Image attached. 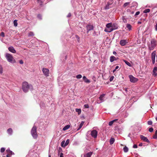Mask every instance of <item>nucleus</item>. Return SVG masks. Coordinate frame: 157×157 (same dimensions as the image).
<instances>
[{
	"instance_id": "nucleus-1",
	"label": "nucleus",
	"mask_w": 157,
	"mask_h": 157,
	"mask_svg": "<svg viewBox=\"0 0 157 157\" xmlns=\"http://www.w3.org/2000/svg\"><path fill=\"white\" fill-rule=\"evenodd\" d=\"M157 45V41L154 39H152L151 41L150 44H149L148 45V49L149 50H153L156 46Z\"/></svg>"
},
{
	"instance_id": "nucleus-2",
	"label": "nucleus",
	"mask_w": 157,
	"mask_h": 157,
	"mask_svg": "<svg viewBox=\"0 0 157 157\" xmlns=\"http://www.w3.org/2000/svg\"><path fill=\"white\" fill-rule=\"evenodd\" d=\"M30 85L26 82H24L22 84V89L24 92H27L29 89Z\"/></svg>"
},
{
	"instance_id": "nucleus-3",
	"label": "nucleus",
	"mask_w": 157,
	"mask_h": 157,
	"mask_svg": "<svg viewBox=\"0 0 157 157\" xmlns=\"http://www.w3.org/2000/svg\"><path fill=\"white\" fill-rule=\"evenodd\" d=\"M36 129V127L34 125L33 127L31 130V134L33 137L35 139H36L38 137Z\"/></svg>"
},
{
	"instance_id": "nucleus-4",
	"label": "nucleus",
	"mask_w": 157,
	"mask_h": 157,
	"mask_svg": "<svg viewBox=\"0 0 157 157\" xmlns=\"http://www.w3.org/2000/svg\"><path fill=\"white\" fill-rule=\"evenodd\" d=\"M6 57L8 62L13 63L16 62L15 60L11 55L7 53L6 54Z\"/></svg>"
},
{
	"instance_id": "nucleus-5",
	"label": "nucleus",
	"mask_w": 157,
	"mask_h": 157,
	"mask_svg": "<svg viewBox=\"0 0 157 157\" xmlns=\"http://www.w3.org/2000/svg\"><path fill=\"white\" fill-rule=\"evenodd\" d=\"M42 71L44 74L45 76L47 77L49 76V71L48 69L44 68H43Z\"/></svg>"
},
{
	"instance_id": "nucleus-6",
	"label": "nucleus",
	"mask_w": 157,
	"mask_h": 157,
	"mask_svg": "<svg viewBox=\"0 0 157 157\" xmlns=\"http://www.w3.org/2000/svg\"><path fill=\"white\" fill-rule=\"evenodd\" d=\"M156 56V51H153L151 53V59L152 63L154 64L155 62V57Z\"/></svg>"
},
{
	"instance_id": "nucleus-7",
	"label": "nucleus",
	"mask_w": 157,
	"mask_h": 157,
	"mask_svg": "<svg viewBox=\"0 0 157 157\" xmlns=\"http://www.w3.org/2000/svg\"><path fill=\"white\" fill-rule=\"evenodd\" d=\"M91 136L94 138H97L98 135V132L96 130H93L91 132Z\"/></svg>"
},
{
	"instance_id": "nucleus-8",
	"label": "nucleus",
	"mask_w": 157,
	"mask_h": 157,
	"mask_svg": "<svg viewBox=\"0 0 157 157\" xmlns=\"http://www.w3.org/2000/svg\"><path fill=\"white\" fill-rule=\"evenodd\" d=\"M129 77L130 78V82H132L135 83L137 82L138 80V79L137 78L134 77L132 75H130L129 76Z\"/></svg>"
},
{
	"instance_id": "nucleus-9",
	"label": "nucleus",
	"mask_w": 157,
	"mask_h": 157,
	"mask_svg": "<svg viewBox=\"0 0 157 157\" xmlns=\"http://www.w3.org/2000/svg\"><path fill=\"white\" fill-rule=\"evenodd\" d=\"M87 30V33H88L90 31L93 30L94 27L93 25H88L86 26Z\"/></svg>"
},
{
	"instance_id": "nucleus-10",
	"label": "nucleus",
	"mask_w": 157,
	"mask_h": 157,
	"mask_svg": "<svg viewBox=\"0 0 157 157\" xmlns=\"http://www.w3.org/2000/svg\"><path fill=\"white\" fill-rule=\"evenodd\" d=\"M140 138L141 139L143 140L144 141L147 142V143H149V141L148 139L146 137L144 136L143 135H141L140 136Z\"/></svg>"
},
{
	"instance_id": "nucleus-11",
	"label": "nucleus",
	"mask_w": 157,
	"mask_h": 157,
	"mask_svg": "<svg viewBox=\"0 0 157 157\" xmlns=\"http://www.w3.org/2000/svg\"><path fill=\"white\" fill-rule=\"evenodd\" d=\"M117 29V28H115V29H113L112 28H107L105 29L104 31H105L107 32L110 33L113 30L115 29Z\"/></svg>"
},
{
	"instance_id": "nucleus-12",
	"label": "nucleus",
	"mask_w": 157,
	"mask_h": 157,
	"mask_svg": "<svg viewBox=\"0 0 157 157\" xmlns=\"http://www.w3.org/2000/svg\"><path fill=\"white\" fill-rule=\"evenodd\" d=\"M153 72V75L154 77H156L157 76V73L156 72H157V67H155L153 69L152 71Z\"/></svg>"
},
{
	"instance_id": "nucleus-13",
	"label": "nucleus",
	"mask_w": 157,
	"mask_h": 157,
	"mask_svg": "<svg viewBox=\"0 0 157 157\" xmlns=\"http://www.w3.org/2000/svg\"><path fill=\"white\" fill-rule=\"evenodd\" d=\"M9 50L11 52L15 53L16 52V51L13 47H10L8 48Z\"/></svg>"
},
{
	"instance_id": "nucleus-14",
	"label": "nucleus",
	"mask_w": 157,
	"mask_h": 157,
	"mask_svg": "<svg viewBox=\"0 0 157 157\" xmlns=\"http://www.w3.org/2000/svg\"><path fill=\"white\" fill-rule=\"evenodd\" d=\"M120 43L121 46H124L127 43V40H122L120 41Z\"/></svg>"
},
{
	"instance_id": "nucleus-15",
	"label": "nucleus",
	"mask_w": 157,
	"mask_h": 157,
	"mask_svg": "<svg viewBox=\"0 0 157 157\" xmlns=\"http://www.w3.org/2000/svg\"><path fill=\"white\" fill-rule=\"evenodd\" d=\"M83 80L84 82L86 83H90V80L88 79L85 76H84L83 77Z\"/></svg>"
},
{
	"instance_id": "nucleus-16",
	"label": "nucleus",
	"mask_w": 157,
	"mask_h": 157,
	"mask_svg": "<svg viewBox=\"0 0 157 157\" xmlns=\"http://www.w3.org/2000/svg\"><path fill=\"white\" fill-rule=\"evenodd\" d=\"M110 61L113 62L114 61L117 60L116 58L114 56H111L110 58Z\"/></svg>"
},
{
	"instance_id": "nucleus-17",
	"label": "nucleus",
	"mask_w": 157,
	"mask_h": 157,
	"mask_svg": "<svg viewBox=\"0 0 157 157\" xmlns=\"http://www.w3.org/2000/svg\"><path fill=\"white\" fill-rule=\"evenodd\" d=\"M7 133L10 134L11 135L13 132V130L11 128H10L9 129H8L7 130Z\"/></svg>"
},
{
	"instance_id": "nucleus-18",
	"label": "nucleus",
	"mask_w": 157,
	"mask_h": 157,
	"mask_svg": "<svg viewBox=\"0 0 157 157\" xmlns=\"http://www.w3.org/2000/svg\"><path fill=\"white\" fill-rule=\"evenodd\" d=\"M70 127V125H67L65 126L63 129V130L65 131L68 129Z\"/></svg>"
},
{
	"instance_id": "nucleus-19",
	"label": "nucleus",
	"mask_w": 157,
	"mask_h": 157,
	"mask_svg": "<svg viewBox=\"0 0 157 157\" xmlns=\"http://www.w3.org/2000/svg\"><path fill=\"white\" fill-rule=\"evenodd\" d=\"M6 151L9 155H12V154H14L13 152L11 151H10V149H7L6 150Z\"/></svg>"
},
{
	"instance_id": "nucleus-20",
	"label": "nucleus",
	"mask_w": 157,
	"mask_h": 157,
	"mask_svg": "<svg viewBox=\"0 0 157 157\" xmlns=\"http://www.w3.org/2000/svg\"><path fill=\"white\" fill-rule=\"evenodd\" d=\"M126 27L128 29L129 31L131 30L132 29V26L131 25L129 24H127Z\"/></svg>"
},
{
	"instance_id": "nucleus-21",
	"label": "nucleus",
	"mask_w": 157,
	"mask_h": 157,
	"mask_svg": "<svg viewBox=\"0 0 157 157\" xmlns=\"http://www.w3.org/2000/svg\"><path fill=\"white\" fill-rule=\"evenodd\" d=\"M106 27L107 28H113L112 26V24L111 23H109L107 24L106 25Z\"/></svg>"
},
{
	"instance_id": "nucleus-22",
	"label": "nucleus",
	"mask_w": 157,
	"mask_h": 157,
	"mask_svg": "<svg viewBox=\"0 0 157 157\" xmlns=\"http://www.w3.org/2000/svg\"><path fill=\"white\" fill-rule=\"evenodd\" d=\"M84 122L83 121H82L81 122V123H80L79 126V127L77 129V130H79L82 126L83 125V124H84Z\"/></svg>"
},
{
	"instance_id": "nucleus-23",
	"label": "nucleus",
	"mask_w": 157,
	"mask_h": 157,
	"mask_svg": "<svg viewBox=\"0 0 157 157\" xmlns=\"http://www.w3.org/2000/svg\"><path fill=\"white\" fill-rule=\"evenodd\" d=\"M115 141V139L114 138H111L110 140V144H113Z\"/></svg>"
},
{
	"instance_id": "nucleus-24",
	"label": "nucleus",
	"mask_w": 157,
	"mask_h": 157,
	"mask_svg": "<svg viewBox=\"0 0 157 157\" xmlns=\"http://www.w3.org/2000/svg\"><path fill=\"white\" fill-rule=\"evenodd\" d=\"M105 95V94H103L101 95H100V96L99 97V99L101 101H103V98L104 97Z\"/></svg>"
},
{
	"instance_id": "nucleus-25",
	"label": "nucleus",
	"mask_w": 157,
	"mask_h": 157,
	"mask_svg": "<svg viewBox=\"0 0 157 157\" xmlns=\"http://www.w3.org/2000/svg\"><path fill=\"white\" fill-rule=\"evenodd\" d=\"M76 111L78 113V114L79 115L81 112V110L80 109H76Z\"/></svg>"
},
{
	"instance_id": "nucleus-26",
	"label": "nucleus",
	"mask_w": 157,
	"mask_h": 157,
	"mask_svg": "<svg viewBox=\"0 0 157 157\" xmlns=\"http://www.w3.org/2000/svg\"><path fill=\"white\" fill-rule=\"evenodd\" d=\"M123 61L128 66H129V67H131V64L128 62V61H126V60H124Z\"/></svg>"
},
{
	"instance_id": "nucleus-27",
	"label": "nucleus",
	"mask_w": 157,
	"mask_h": 157,
	"mask_svg": "<svg viewBox=\"0 0 157 157\" xmlns=\"http://www.w3.org/2000/svg\"><path fill=\"white\" fill-rule=\"evenodd\" d=\"M123 150L125 152H127L128 151V147L125 146L123 148Z\"/></svg>"
},
{
	"instance_id": "nucleus-28",
	"label": "nucleus",
	"mask_w": 157,
	"mask_h": 157,
	"mask_svg": "<svg viewBox=\"0 0 157 157\" xmlns=\"http://www.w3.org/2000/svg\"><path fill=\"white\" fill-rule=\"evenodd\" d=\"M92 155V153L91 152L87 153L86 155V157H90Z\"/></svg>"
},
{
	"instance_id": "nucleus-29",
	"label": "nucleus",
	"mask_w": 157,
	"mask_h": 157,
	"mask_svg": "<svg viewBox=\"0 0 157 157\" xmlns=\"http://www.w3.org/2000/svg\"><path fill=\"white\" fill-rule=\"evenodd\" d=\"M65 141L64 140H63L62 141L61 144V146L63 147H65L66 146H65Z\"/></svg>"
},
{
	"instance_id": "nucleus-30",
	"label": "nucleus",
	"mask_w": 157,
	"mask_h": 157,
	"mask_svg": "<svg viewBox=\"0 0 157 157\" xmlns=\"http://www.w3.org/2000/svg\"><path fill=\"white\" fill-rule=\"evenodd\" d=\"M29 36H34V34L32 32H30L28 34Z\"/></svg>"
},
{
	"instance_id": "nucleus-31",
	"label": "nucleus",
	"mask_w": 157,
	"mask_h": 157,
	"mask_svg": "<svg viewBox=\"0 0 157 157\" xmlns=\"http://www.w3.org/2000/svg\"><path fill=\"white\" fill-rule=\"evenodd\" d=\"M153 137L154 139L157 138V130L155 131V135L153 136Z\"/></svg>"
},
{
	"instance_id": "nucleus-32",
	"label": "nucleus",
	"mask_w": 157,
	"mask_h": 157,
	"mask_svg": "<svg viewBox=\"0 0 157 157\" xmlns=\"http://www.w3.org/2000/svg\"><path fill=\"white\" fill-rule=\"evenodd\" d=\"M69 141L70 140L69 139L67 140H66V142L65 143L64 146H67V145L69 144Z\"/></svg>"
},
{
	"instance_id": "nucleus-33",
	"label": "nucleus",
	"mask_w": 157,
	"mask_h": 157,
	"mask_svg": "<svg viewBox=\"0 0 157 157\" xmlns=\"http://www.w3.org/2000/svg\"><path fill=\"white\" fill-rule=\"evenodd\" d=\"M150 11V10L149 9H147L145 10L144 11V13H149Z\"/></svg>"
},
{
	"instance_id": "nucleus-34",
	"label": "nucleus",
	"mask_w": 157,
	"mask_h": 157,
	"mask_svg": "<svg viewBox=\"0 0 157 157\" xmlns=\"http://www.w3.org/2000/svg\"><path fill=\"white\" fill-rule=\"evenodd\" d=\"M13 24H14V25L15 26H17V20H15L13 21Z\"/></svg>"
},
{
	"instance_id": "nucleus-35",
	"label": "nucleus",
	"mask_w": 157,
	"mask_h": 157,
	"mask_svg": "<svg viewBox=\"0 0 157 157\" xmlns=\"http://www.w3.org/2000/svg\"><path fill=\"white\" fill-rule=\"evenodd\" d=\"M76 77L78 79L81 78L82 77V76L81 75H78L76 76Z\"/></svg>"
},
{
	"instance_id": "nucleus-36",
	"label": "nucleus",
	"mask_w": 157,
	"mask_h": 157,
	"mask_svg": "<svg viewBox=\"0 0 157 157\" xmlns=\"http://www.w3.org/2000/svg\"><path fill=\"white\" fill-rule=\"evenodd\" d=\"M3 69L2 66L0 65V74H2V73Z\"/></svg>"
},
{
	"instance_id": "nucleus-37",
	"label": "nucleus",
	"mask_w": 157,
	"mask_h": 157,
	"mask_svg": "<svg viewBox=\"0 0 157 157\" xmlns=\"http://www.w3.org/2000/svg\"><path fill=\"white\" fill-rule=\"evenodd\" d=\"M129 4V2H126L123 5L124 7H125L128 6Z\"/></svg>"
},
{
	"instance_id": "nucleus-38",
	"label": "nucleus",
	"mask_w": 157,
	"mask_h": 157,
	"mask_svg": "<svg viewBox=\"0 0 157 157\" xmlns=\"http://www.w3.org/2000/svg\"><path fill=\"white\" fill-rule=\"evenodd\" d=\"M114 123V121H111L109 122V126H111Z\"/></svg>"
},
{
	"instance_id": "nucleus-39",
	"label": "nucleus",
	"mask_w": 157,
	"mask_h": 157,
	"mask_svg": "<svg viewBox=\"0 0 157 157\" xmlns=\"http://www.w3.org/2000/svg\"><path fill=\"white\" fill-rule=\"evenodd\" d=\"M0 36H2L3 37H4L5 36V34L4 32H2L0 34Z\"/></svg>"
},
{
	"instance_id": "nucleus-40",
	"label": "nucleus",
	"mask_w": 157,
	"mask_h": 157,
	"mask_svg": "<svg viewBox=\"0 0 157 157\" xmlns=\"http://www.w3.org/2000/svg\"><path fill=\"white\" fill-rule=\"evenodd\" d=\"M75 37H76V38L77 39V41H78V42H79V40H80V38H79V37L77 35H75Z\"/></svg>"
},
{
	"instance_id": "nucleus-41",
	"label": "nucleus",
	"mask_w": 157,
	"mask_h": 157,
	"mask_svg": "<svg viewBox=\"0 0 157 157\" xmlns=\"http://www.w3.org/2000/svg\"><path fill=\"white\" fill-rule=\"evenodd\" d=\"M153 131V128H150L149 129V131L150 132H152Z\"/></svg>"
},
{
	"instance_id": "nucleus-42",
	"label": "nucleus",
	"mask_w": 157,
	"mask_h": 157,
	"mask_svg": "<svg viewBox=\"0 0 157 157\" xmlns=\"http://www.w3.org/2000/svg\"><path fill=\"white\" fill-rule=\"evenodd\" d=\"M114 78V77L113 76H112L111 77L109 78L110 81V82L112 81L113 80Z\"/></svg>"
},
{
	"instance_id": "nucleus-43",
	"label": "nucleus",
	"mask_w": 157,
	"mask_h": 157,
	"mask_svg": "<svg viewBox=\"0 0 157 157\" xmlns=\"http://www.w3.org/2000/svg\"><path fill=\"white\" fill-rule=\"evenodd\" d=\"M5 151V148L3 147L1 149V152L2 153L4 152Z\"/></svg>"
},
{
	"instance_id": "nucleus-44",
	"label": "nucleus",
	"mask_w": 157,
	"mask_h": 157,
	"mask_svg": "<svg viewBox=\"0 0 157 157\" xmlns=\"http://www.w3.org/2000/svg\"><path fill=\"white\" fill-rule=\"evenodd\" d=\"M147 124L148 125H151L152 124V122L151 121H148L147 122Z\"/></svg>"
},
{
	"instance_id": "nucleus-45",
	"label": "nucleus",
	"mask_w": 157,
	"mask_h": 157,
	"mask_svg": "<svg viewBox=\"0 0 157 157\" xmlns=\"http://www.w3.org/2000/svg\"><path fill=\"white\" fill-rule=\"evenodd\" d=\"M154 28L156 31H157V23H155V25H154Z\"/></svg>"
},
{
	"instance_id": "nucleus-46",
	"label": "nucleus",
	"mask_w": 157,
	"mask_h": 157,
	"mask_svg": "<svg viewBox=\"0 0 157 157\" xmlns=\"http://www.w3.org/2000/svg\"><path fill=\"white\" fill-rule=\"evenodd\" d=\"M84 107L86 108H89V106L88 104H85L84 105Z\"/></svg>"
},
{
	"instance_id": "nucleus-47",
	"label": "nucleus",
	"mask_w": 157,
	"mask_h": 157,
	"mask_svg": "<svg viewBox=\"0 0 157 157\" xmlns=\"http://www.w3.org/2000/svg\"><path fill=\"white\" fill-rule=\"evenodd\" d=\"M122 19L124 23H126V19L124 17H122Z\"/></svg>"
},
{
	"instance_id": "nucleus-48",
	"label": "nucleus",
	"mask_w": 157,
	"mask_h": 157,
	"mask_svg": "<svg viewBox=\"0 0 157 157\" xmlns=\"http://www.w3.org/2000/svg\"><path fill=\"white\" fill-rule=\"evenodd\" d=\"M140 11H137V12H136V13L135 14V16H137V15H138L140 14Z\"/></svg>"
},
{
	"instance_id": "nucleus-49",
	"label": "nucleus",
	"mask_w": 157,
	"mask_h": 157,
	"mask_svg": "<svg viewBox=\"0 0 157 157\" xmlns=\"http://www.w3.org/2000/svg\"><path fill=\"white\" fill-rule=\"evenodd\" d=\"M37 17H38L40 19H41V16L40 14H38V15H37Z\"/></svg>"
},
{
	"instance_id": "nucleus-50",
	"label": "nucleus",
	"mask_w": 157,
	"mask_h": 157,
	"mask_svg": "<svg viewBox=\"0 0 157 157\" xmlns=\"http://www.w3.org/2000/svg\"><path fill=\"white\" fill-rule=\"evenodd\" d=\"M133 147L134 148H137V145L136 144H135L133 146Z\"/></svg>"
},
{
	"instance_id": "nucleus-51",
	"label": "nucleus",
	"mask_w": 157,
	"mask_h": 157,
	"mask_svg": "<svg viewBox=\"0 0 157 157\" xmlns=\"http://www.w3.org/2000/svg\"><path fill=\"white\" fill-rule=\"evenodd\" d=\"M71 16V14L70 13H69L67 15V17H70Z\"/></svg>"
},
{
	"instance_id": "nucleus-52",
	"label": "nucleus",
	"mask_w": 157,
	"mask_h": 157,
	"mask_svg": "<svg viewBox=\"0 0 157 157\" xmlns=\"http://www.w3.org/2000/svg\"><path fill=\"white\" fill-rule=\"evenodd\" d=\"M19 63L21 64H22L23 63V62L22 60H20Z\"/></svg>"
},
{
	"instance_id": "nucleus-53",
	"label": "nucleus",
	"mask_w": 157,
	"mask_h": 157,
	"mask_svg": "<svg viewBox=\"0 0 157 157\" xmlns=\"http://www.w3.org/2000/svg\"><path fill=\"white\" fill-rule=\"evenodd\" d=\"M63 153H60V157H63Z\"/></svg>"
},
{
	"instance_id": "nucleus-54",
	"label": "nucleus",
	"mask_w": 157,
	"mask_h": 157,
	"mask_svg": "<svg viewBox=\"0 0 157 157\" xmlns=\"http://www.w3.org/2000/svg\"><path fill=\"white\" fill-rule=\"evenodd\" d=\"M113 54L114 55H116L117 54V52L115 51H113Z\"/></svg>"
},
{
	"instance_id": "nucleus-55",
	"label": "nucleus",
	"mask_w": 157,
	"mask_h": 157,
	"mask_svg": "<svg viewBox=\"0 0 157 157\" xmlns=\"http://www.w3.org/2000/svg\"><path fill=\"white\" fill-rule=\"evenodd\" d=\"M118 120L117 119H115L113 121H114V122H116Z\"/></svg>"
},
{
	"instance_id": "nucleus-56",
	"label": "nucleus",
	"mask_w": 157,
	"mask_h": 157,
	"mask_svg": "<svg viewBox=\"0 0 157 157\" xmlns=\"http://www.w3.org/2000/svg\"><path fill=\"white\" fill-rule=\"evenodd\" d=\"M119 68V66H116V67H115V69L116 70L118 69Z\"/></svg>"
},
{
	"instance_id": "nucleus-57",
	"label": "nucleus",
	"mask_w": 157,
	"mask_h": 157,
	"mask_svg": "<svg viewBox=\"0 0 157 157\" xmlns=\"http://www.w3.org/2000/svg\"><path fill=\"white\" fill-rule=\"evenodd\" d=\"M142 145L143 144L142 143H140L139 144V146H142Z\"/></svg>"
},
{
	"instance_id": "nucleus-58",
	"label": "nucleus",
	"mask_w": 157,
	"mask_h": 157,
	"mask_svg": "<svg viewBox=\"0 0 157 157\" xmlns=\"http://www.w3.org/2000/svg\"><path fill=\"white\" fill-rule=\"evenodd\" d=\"M141 23H142L141 22V21H138V24H141Z\"/></svg>"
},
{
	"instance_id": "nucleus-59",
	"label": "nucleus",
	"mask_w": 157,
	"mask_h": 157,
	"mask_svg": "<svg viewBox=\"0 0 157 157\" xmlns=\"http://www.w3.org/2000/svg\"><path fill=\"white\" fill-rule=\"evenodd\" d=\"M8 154L6 155V157H10V156Z\"/></svg>"
},
{
	"instance_id": "nucleus-60",
	"label": "nucleus",
	"mask_w": 157,
	"mask_h": 157,
	"mask_svg": "<svg viewBox=\"0 0 157 157\" xmlns=\"http://www.w3.org/2000/svg\"><path fill=\"white\" fill-rule=\"evenodd\" d=\"M116 70L115 69L114 70H113V72H115V71H116Z\"/></svg>"
},
{
	"instance_id": "nucleus-61",
	"label": "nucleus",
	"mask_w": 157,
	"mask_h": 157,
	"mask_svg": "<svg viewBox=\"0 0 157 157\" xmlns=\"http://www.w3.org/2000/svg\"><path fill=\"white\" fill-rule=\"evenodd\" d=\"M48 157H51V156L50 155H49Z\"/></svg>"
},
{
	"instance_id": "nucleus-62",
	"label": "nucleus",
	"mask_w": 157,
	"mask_h": 157,
	"mask_svg": "<svg viewBox=\"0 0 157 157\" xmlns=\"http://www.w3.org/2000/svg\"><path fill=\"white\" fill-rule=\"evenodd\" d=\"M125 91H127V89H125Z\"/></svg>"
},
{
	"instance_id": "nucleus-63",
	"label": "nucleus",
	"mask_w": 157,
	"mask_h": 157,
	"mask_svg": "<svg viewBox=\"0 0 157 157\" xmlns=\"http://www.w3.org/2000/svg\"><path fill=\"white\" fill-rule=\"evenodd\" d=\"M156 120L157 121V116L156 117Z\"/></svg>"
},
{
	"instance_id": "nucleus-64",
	"label": "nucleus",
	"mask_w": 157,
	"mask_h": 157,
	"mask_svg": "<svg viewBox=\"0 0 157 157\" xmlns=\"http://www.w3.org/2000/svg\"><path fill=\"white\" fill-rule=\"evenodd\" d=\"M115 24H113V25L114 26H115Z\"/></svg>"
}]
</instances>
